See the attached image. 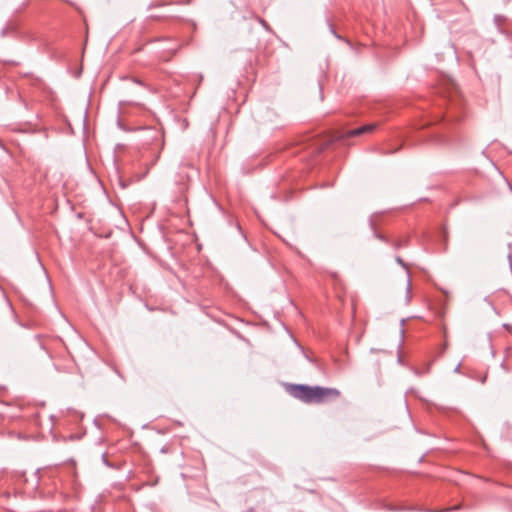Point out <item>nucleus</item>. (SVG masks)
Returning <instances> with one entry per match:
<instances>
[{
    "label": "nucleus",
    "instance_id": "1",
    "mask_svg": "<svg viewBox=\"0 0 512 512\" xmlns=\"http://www.w3.org/2000/svg\"><path fill=\"white\" fill-rule=\"evenodd\" d=\"M286 391L296 399L305 403H321L326 397H338L340 392L335 388H324L320 386L310 387L304 384H288Z\"/></svg>",
    "mask_w": 512,
    "mask_h": 512
},
{
    "label": "nucleus",
    "instance_id": "2",
    "mask_svg": "<svg viewBox=\"0 0 512 512\" xmlns=\"http://www.w3.org/2000/svg\"><path fill=\"white\" fill-rule=\"evenodd\" d=\"M377 127V123H369L358 128L343 130L339 132L338 138L341 140H346L348 138L360 136L365 133H371L375 131Z\"/></svg>",
    "mask_w": 512,
    "mask_h": 512
},
{
    "label": "nucleus",
    "instance_id": "3",
    "mask_svg": "<svg viewBox=\"0 0 512 512\" xmlns=\"http://www.w3.org/2000/svg\"><path fill=\"white\" fill-rule=\"evenodd\" d=\"M19 33V27L16 21H8L3 28L0 30V37L6 38L9 36L17 37Z\"/></svg>",
    "mask_w": 512,
    "mask_h": 512
},
{
    "label": "nucleus",
    "instance_id": "4",
    "mask_svg": "<svg viewBox=\"0 0 512 512\" xmlns=\"http://www.w3.org/2000/svg\"><path fill=\"white\" fill-rule=\"evenodd\" d=\"M395 261L406 270L407 275H408L407 287H406V303L408 304L411 300V278H410L409 269H408L407 264L403 261V259L400 256H396Z\"/></svg>",
    "mask_w": 512,
    "mask_h": 512
},
{
    "label": "nucleus",
    "instance_id": "5",
    "mask_svg": "<svg viewBox=\"0 0 512 512\" xmlns=\"http://www.w3.org/2000/svg\"><path fill=\"white\" fill-rule=\"evenodd\" d=\"M440 144H445V145H448L452 142V140L449 138V136L447 135L446 131H443V132H440L439 134V137H438V140H437Z\"/></svg>",
    "mask_w": 512,
    "mask_h": 512
},
{
    "label": "nucleus",
    "instance_id": "6",
    "mask_svg": "<svg viewBox=\"0 0 512 512\" xmlns=\"http://www.w3.org/2000/svg\"><path fill=\"white\" fill-rule=\"evenodd\" d=\"M369 223H370L372 230L374 231V236L381 241L387 242L388 240L382 234L376 232L375 222H374L373 218H370Z\"/></svg>",
    "mask_w": 512,
    "mask_h": 512
},
{
    "label": "nucleus",
    "instance_id": "7",
    "mask_svg": "<svg viewBox=\"0 0 512 512\" xmlns=\"http://www.w3.org/2000/svg\"><path fill=\"white\" fill-rule=\"evenodd\" d=\"M459 117H457L458 119ZM456 120V116L452 115V114H447L446 116V120H445V127H446V130L448 131V127L451 125V123L453 121Z\"/></svg>",
    "mask_w": 512,
    "mask_h": 512
},
{
    "label": "nucleus",
    "instance_id": "8",
    "mask_svg": "<svg viewBox=\"0 0 512 512\" xmlns=\"http://www.w3.org/2000/svg\"><path fill=\"white\" fill-rule=\"evenodd\" d=\"M407 241H408L407 239H405V240H403V241H401V240H397V241H395V242H394V244H393V245H394V248H395V249H399V248H401L402 246H406V245H407Z\"/></svg>",
    "mask_w": 512,
    "mask_h": 512
},
{
    "label": "nucleus",
    "instance_id": "9",
    "mask_svg": "<svg viewBox=\"0 0 512 512\" xmlns=\"http://www.w3.org/2000/svg\"><path fill=\"white\" fill-rule=\"evenodd\" d=\"M259 22L261 23V25H262L265 29L269 30V26H268V24H267V22H266L265 20H263V19H259Z\"/></svg>",
    "mask_w": 512,
    "mask_h": 512
},
{
    "label": "nucleus",
    "instance_id": "10",
    "mask_svg": "<svg viewBox=\"0 0 512 512\" xmlns=\"http://www.w3.org/2000/svg\"><path fill=\"white\" fill-rule=\"evenodd\" d=\"M460 367H461V365H460V364H458V365L455 367L454 372H455V373H459V372H460Z\"/></svg>",
    "mask_w": 512,
    "mask_h": 512
},
{
    "label": "nucleus",
    "instance_id": "11",
    "mask_svg": "<svg viewBox=\"0 0 512 512\" xmlns=\"http://www.w3.org/2000/svg\"><path fill=\"white\" fill-rule=\"evenodd\" d=\"M459 508H460V506H454V507H452L450 510H457V509H459Z\"/></svg>",
    "mask_w": 512,
    "mask_h": 512
},
{
    "label": "nucleus",
    "instance_id": "12",
    "mask_svg": "<svg viewBox=\"0 0 512 512\" xmlns=\"http://www.w3.org/2000/svg\"><path fill=\"white\" fill-rule=\"evenodd\" d=\"M306 359H307L309 362H312V359H311L309 356H306Z\"/></svg>",
    "mask_w": 512,
    "mask_h": 512
},
{
    "label": "nucleus",
    "instance_id": "13",
    "mask_svg": "<svg viewBox=\"0 0 512 512\" xmlns=\"http://www.w3.org/2000/svg\"><path fill=\"white\" fill-rule=\"evenodd\" d=\"M306 359H307L309 362H312V359H311L309 356H306Z\"/></svg>",
    "mask_w": 512,
    "mask_h": 512
},
{
    "label": "nucleus",
    "instance_id": "14",
    "mask_svg": "<svg viewBox=\"0 0 512 512\" xmlns=\"http://www.w3.org/2000/svg\"><path fill=\"white\" fill-rule=\"evenodd\" d=\"M306 359H307L309 362H312V359H311L309 356H306Z\"/></svg>",
    "mask_w": 512,
    "mask_h": 512
},
{
    "label": "nucleus",
    "instance_id": "15",
    "mask_svg": "<svg viewBox=\"0 0 512 512\" xmlns=\"http://www.w3.org/2000/svg\"><path fill=\"white\" fill-rule=\"evenodd\" d=\"M306 359H307L309 362H312V359H311L309 356H306Z\"/></svg>",
    "mask_w": 512,
    "mask_h": 512
},
{
    "label": "nucleus",
    "instance_id": "16",
    "mask_svg": "<svg viewBox=\"0 0 512 512\" xmlns=\"http://www.w3.org/2000/svg\"><path fill=\"white\" fill-rule=\"evenodd\" d=\"M500 19V16H496L495 17V21L498 22V20Z\"/></svg>",
    "mask_w": 512,
    "mask_h": 512
}]
</instances>
